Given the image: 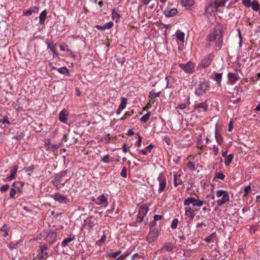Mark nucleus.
Instances as JSON below:
<instances>
[{"label": "nucleus", "instance_id": "nucleus-1", "mask_svg": "<svg viewBox=\"0 0 260 260\" xmlns=\"http://www.w3.org/2000/svg\"><path fill=\"white\" fill-rule=\"evenodd\" d=\"M222 29L221 25H216L207 38L208 41L215 42V46L219 48L221 47L222 44Z\"/></svg>", "mask_w": 260, "mask_h": 260}, {"label": "nucleus", "instance_id": "nucleus-2", "mask_svg": "<svg viewBox=\"0 0 260 260\" xmlns=\"http://www.w3.org/2000/svg\"><path fill=\"white\" fill-rule=\"evenodd\" d=\"M216 196L217 198H221V199L217 201V204L218 206H221L230 200L229 193L226 190L222 189L218 190L216 191Z\"/></svg>", "mask_w": 260, "mask_h": 260}, {"label": "nucleus", "instance_id": "nucleus-3", "mask_svg": "<svg viewBox=\"0 0 260 260\" xmlns=\"http://www.w3.org/2000/svg\"><path fill=\"white\" fill-rule=\"evenodd\" d=\"M68 171L66 170L61 172L60 173L55 175V177L52 181L53 185L57 188H60L62 187V183H63V178L66 177Z\"/></svg>", "mask_w": 260, "mask_h": 260}, {"label": "nucleus", "instance_id": "nucleus-4", "mask_svg": "<svg viewBox=\"0 0 260 260\" xmlns=\"http://www.w3.org/2000/svg\"><path fill=\"white\" fill-rule=\"evenodd\" d=\"M205 203V202L192 197L187 198L184 201V205L190 206L191 204L193 207H201Z\"/></svg>", "mask_w": 260, "mask_h": 260}, {"label": "nucleus", "instance_id": "nucleus-5", "mask_svg": "<svg viewBox=\"0 0 260 260\" xmlns=\"http://www.w3.org/2000/svg\"><path fill=\"white\" fill-rule=\"evenodd\" d=\"M48 247L46 244L44 243L39 246V251L36 258L39 260H45L49 256V253L47 251Z\"/></svg>", "mask_w": 260, "mask_h": 260}, {"label": "nucleus", "instance_id": "nucleus-6", "mask_svg": "<svg viewBox=\"0 0 260 260\" xmlns=\"http://www.w3.org/2000/svg\"><path fill=\"white\" fill-rule=\"evenodd\" d=\"M179 67L185 73L192 74L195 72V64L192 61H188L186 63H179Z\"/></svg>", "mask_w": 260, "mask_h": 260}, {"label": "nucleus", "instance_id": "nucleus-7", "mask_svg": "<svg viewBox=\"0 0 260 260\" xmlns=\"http://www.w3.org/2000/svg\"><path fill=\"white\" fill-rule=\"evenodd\" d=\"M209 86V84L208 81H204L202 82H200L199 84L198 85L197 88L195 90V94L198 96H200L204 94L206 92L208 87Z\"/></svg>", "mask_w": 260, "mask_h": 260}, {"label": "nucleus", "instance_id": "nucleus-8", "mask_svg": "<svg viewBox=\"0 0 260 260\" xmlns=\"http://www.w3.org/2000/svg\"><path fill=\"white\" fill-rule=\"evenodd\" d=\"M214 57V55L213 53L207 54L202 59L198 68L199 69H203L208 67L211 64Z\"/></svg>", "mask_w": 260, "mask_h": 260}, {"label": "nucleus", "instance_id": "nucleus-9", "mask_svg": "<svg viewBox=\"0 0 260 260\" xmlns=\"http://www.w3.org/2000/svg\"><path fill=\"white\" fill-rule=\"evenodd\" d=\"M158 236V231L157 229L154 228H151L148 236L146 237V241L149 243H152L154 242Z\"/></svg>", "mask_w": 260, "mask_h": 260}, {"label": "nucleus", "instance_id": "nucleus-10", "mask_svg": "<svg viewBox=\"0 0 260 260\" xmlns=\"http://www.w3.org/2000/svg\"><path fill=\"white\" fill-rule=\"evenodd\" d=\"M159 183L158 192H162L166 187L167 180L165 174L163 173H160L157 178Z\"/></svg>", "mask_w": 260, "mask_h": 260}, {"label": "nucleus", "instance_id": "nucleus-11", "mask_svg": "<svg viewBox=\"0 0 260 260\" xmlns=\"http://www.w3.org/2000/svg\"><path fill=\"white\" fill-rule=\"evenodd\" d=\"M50 197L52 198L55 201L59 203V204H67L68 203L67 197L63 194L59 193H55L52 194Z\"/></svg>", "mask_w": 260, "mask_h": 260}, {"label": "nucleus", "instance_id": "nucleus-12", "mask_svg": "<svg viewBox=\"0 0 260 260\" xmlns=\"http://www.w3.org/2000/svg\"><path fill=\"white\" fill-rule=\"evenodd\" d=\"M184 206L185 215L189 218L191 220H192L194 217L197 209H193L190 206L188 205H184Z\"/></svg>", "mask_w": 260, "mask_h": 260}, {"label": "nucleus", "instance_id": "nucleus-13", "mask_svg": "<svg viewBox=\"0 0 260 260\" xmlns=\"http://www.w3.org/2000/svg\"><path fill=\"white\" fill-rule=\"evenodd\" d=\"M45 144L46 149L51 151H54L60 147L59 144L52 143L50 139H46Z\"/></svg>", "mask_w": 260, "mask_h": 260}, {"label": "nucleus", "instance_id": "nucleus-14", "mask_svg": "<svg viewBox=\"0 0 260 260\" xmlns=\"http://www.w3.org/2000/svg\"><path fill=\"white\" fill-rule=\"evenodd\" d=\"M183 175L182 172H174L173 174V181L174 185L175 187L178 186L179 185H181L183 183V181L181 179V177Z\"/></svg>", "mask_w": 260, "mask_h": 260}, {"label": "nucleus", "instance_id": "nucleus-15", "mask_svg": "<svg viewBox=\"0 0 260 260\" xmlns=\"http://www.w3.org/2000/svg\"><path fill=\"white\" fill-rule=\"evenodd\" d=\"M178 13V10L176 8H167L164 11V14L167 17H174Z\"/></svg>", "mask_w": 260, "mask_h": 260}, {"label": "nucleus", "instance_id": "nucleus-16", "mask_svg": "<svg viewBox=\"0 0 260 260\" xmlns=\"http://www.w3.org/2000/svg\"><path fill=\"white\" fill-rule=\"evenodd\" d=\"M57 239V234L55 232H49L46 237V241L51 244L54 243Z\"/></svg>", "mask_w": 260, "mask_h": 260}, {"label": "nucleus", "instance_id": "nucleus-17", "mask_svg": "<svg viewBox=\"0 0 260 260\" xmlns=\"http://www.w3.org/2000/svg\"><path fill=\"white\" fill-rule=\"evenodd\" d=\"M97 200L99 201V202L96 203L98 205L104 206L105 207H107L108 204V200L105 196L104 194L99 196L97 198Z\"/></svg>", "mask_w": 260, "mask_h": 260}, {"label": "nucleus", "instance_id": "nucleus-18", "mask_svg": "<svg viewBox=\"0 0 260 260\" xmlns=\"http://www.w3.org/2000/svg\"><path fill=\"white\" fill-rule=\"evenodd\" d=\"M68 112L65 109L62 110L59 114V120L64 123H66L67 121V116Z\"/></svg>", "mask_w": 260, "mask_h": 260}, {"label": "nucleus", "instance_id": "nucleus-19", "mask_svg": "<svg viewBox=\"0 0 260 260\" xmlns=\"http://www.w3.org/2000/svg\"><path fill=\"white\" fill-rule=\"evenodd\" d=\"M18 170V167L15 166L13 167V169L11 171V174L9 176H7L6 179V181H10L15 178L16 173Z\"/></svg>", "mask_w": 260, "mask_h": 260}, {"label": "nucleus", "instance_id": "nucleus-20", "mask_svg": "<svg viewBox=\"0 0 260 260\" xmlns=\"http://www.w3.org/2000/svg\"><path fill=\"white\" fill-rule=\"evenodd\" d=\"M194 108L196 110L201 109L203 111L206 112L208 110V105L205 102H201L198 104H195L194 105Z\"/></svg>", "mask_w": 260, "mask_h": 260}, {"label": "nucleus", "instance_id": "nucleus-21", "mask_svg": "<svg viewBox=\"0 0 260 260\" xmlns=\"http://www.w3.org/2000/svg\"><path fill=\"white\" fill-rule=\"evenodd\" d=\"M39 12V8L37 7H32L29 10L23 11V14L27 16H30L32 13H37Z\"/></svg>", "mask_w": 260, "mask_h": 260}, {"label": "nucleus", "instance_id": "nucleus-22", "mask_svg": "<svg viewBox=\"0 0 260 260\" xmlns=\"http://www.w3.org/2000/svg\"><path fill=\"white\" fill-rule=\"evenodd\" d=\"M75 237L73 235H70L68 238L64 239L61 243V246L65 247L68 245L69 243L74 241Z\"/></svg>", "mask_w": 260, "mask_h": 260}, {"label": "nucleus", "instance_id": "nucleus-23", "mask_svg": "<svg viewBox=\"0 0 260 260\" xmlns=\"http://www.w3.org/2000/svg\"><path fill=\"white\" fill-rule=\"evenodd\" d=\"M228 78L230 82L233 84L239 79V76L235 73H229L228 74Z\"/></svg>", "mask_w": 260, "mask_h": 260}, {"label": "nucleus", "instance_id": "nucleus-24", "mask_svg": "<svg viewBox=\"0 0 260 260\" xmlns=\"http://www.w3.org/2000/svg\"><path fill=\"white\" fill-rule=\"evenodd\" d=\"M47 47L49 48L53 54L54 57L58 58V55L56 51L55 44L53 43H47Z\"/></svg>", "mask_w": 260, "mask_h": 260}, {"label": "nucleus", "instance_id": "nucleus-25", "mask_svg": "<svg viewBox=\"0 0 260 260\" xmlns=\"http://www.w3.org/2000/svg\"><path fill=\"white\" fill-rule=\"evenodd\" d=\"M181 4L183 6L189 9L194 4L193 0H182Z\"/></svg>", "mask_w": 260, "mask_h": 260}, {"label": "nucleus", "instance_id": "nucleus-26", "mask_svg": "<svg viewBox=\"0 0 260 260\" xmlns=\"http://www.w3.org/2000/svg\"><path fill=\"white\" fill-rule=\"evenodd\" d=\"M148 211V207L146 205H141L139 209V213L143 215H145Z\"/></svg>", "mask_w": 260, "mask_h": 260}, {"label": "nucleus", "instance_id": "nucleus-27", "mask_svg": "<svg viewBox=\"0 0 260 260\" xmlns=\"http://www.w3.org/2000/svg\"><path fill=\"white\" fill-rule=\"evenodd\" d=\"M24 184V183L21 181H18L14 182L12 184V186L15 187V188L16 189V193H20L21 192V189L19 186V185H20L21 186H23Z\"/></svg>", "mask_w": 260, "mask_h": 260}, {"label": "nucleus", "instance_id": "nucleus-28", "mask_svg": "<svg viewBox=\"0 0 260 260\" xmlns=\"http://www.w3.org/2000/svg\"><path fill=\"white\" fill-rule=\"evenodd\" d=\"M176 38L180 42L183 43L184 42L185 34L180 30H177L176 32Z\"/></svg>", "mask_w": 260, "mask_h": 260}, {"label": "nucleus", "instance_id": "nucleus-29", "mask_svg": "<svg viewBox=\"0 0 260 260\" xmlns=\"http://www.w3.org/2000/svg\"><path fill=\"white\" fill-rule=\"evenodd\" d=\"M222 77V73H215L213 79L219 85L221 84V81Z\"/></svg>", "mask_w": 260, "mask_h": 260}, {"label": "nucleus", "instance_id": "nucleus-30", "mask_svg": "<svg viewBox=\"0 0 260 260\" xmlns=\"http://www.w3.org/2000/svg\"><path fill=\"white\" fill-rule=\"evenodd\" d=\"M46 17H47V11H46V10H44L41 13V14L39 16L40 24H43L44 23V22H45Z\"/></svg>", "mask_w": 260, "mask_h": 260}, {"label": "nucleus", "instance_id": "nucleus-31", "mask_svg": "<svg viewBox=\"0 0 260 260\" xmlns=\"http://www.w3.org/2000/svg\"><path fill=\"white\" fill-rule=\"evenodd\" d=\"M162 247L164 251L166 250L168 252H171L173 250L174 246L171 243H166Z\"/></svg>", "mask_w": 260, "mask_h": 260}, {"label": "nucleus", "instance_id": "nucleus-32", "mask_svg": "<svg viewBox=\"0 0 260 260\" xmlns=\"http://www.w3.org/2000/svg\"><path fill=\"white\" fill-rule=\"evenodd\" d=\"M234 158V155L232 154H230L227 156L225 159L224 164L225 166H229L230 164L232 162L233 159Z\"/></svg>", "mask_w": 260, "mask_h": 260}, {"label": "nucleus", "instance_id": "nucleus-33", "mask_svg": "<svg viewBox=\"0 0 260 260\" xmlns=\"http://www.w3.org/2000/svg\"><path fill=\"white\" fill-rule=\"evenodd\" d=\"M215 139L217 141V143L218 144L220 145L223 141V138H222V136H221V135L217 133L216 130L215 132Z\"/></svg>", "mask_w": 260, "mask_h": 260}, {"label": "nucleus", "instance_id": "nucleus-34", "mask_svg": "<svg viewBox=\"0 0 260 260\" xmlns=\"http://www.w3.org/2000/svg\"><path fill=\"white\" fill-rule=\"evenodd\" d=\"M216 233H213L211 235H210L209 236L206 237L205 239V241L207 243H211L213 242V239L216 237Z\"/></svg>", "mask_w": 260, "mask_h": 260}, {"label": "nucleus", "instance_id": "nucleus-35", "mask_svg": "<svg viewBox=\"0 0 260 260\" xmlns=\"http://www.w3.org/2000/svg\"><path fill=\"white\" fill-rule=\"evenodd\" d=\"M252 9L253 11H257L260 9V5L256 1H253L251 5Z\"/></svg>", "mask_w": 260, "mask_h": 260}, {"label": "nucleus", "instance_id": "nucleus-36", "mask_svg": "<svg viewBox=\"0 0 260 260\" xmlns=\"http://www.w3.org/2000/svg\"><path fill=\"white\" fill-rule=\"evenodd\" d=\"M120 17V15L116 12L114 9L112 10V18L113 20H116V21H118Z\"/></svg>", "mask_w": 260, "mask_h": 260}, {"label": "nucleus", "instance_id": "nucleus-37", "mask_svg": "<svg viewBox=\"0 0 260 260\" xmlns=\"http://www.w3.org/2000/svg\"><path fill=\"white\" fill-rule=\"evenodd\" d=\"M127 104V100L124 98L121 99V102L119 106V110H123L126 108Z\"/></svg>", "mask_w": 260, "mask_h": 260}, {"label": "nucleus", "instance_id": "nucleus-38", "mask_svg": "<svg viewBox=\"0 0 260 260\" xmlns=\"http://www.w3.org/2000/svg\"><path fill=\"white\" fill-rule=\"evenodd\" d=\"M56 70L60 73L63 75H68L69 70L66 67H61L56 69Z\"/></svg>", "mask_w": 260, "mask_h": 260}, {"label": "nucleus", "instance_id": "nucleus-39", "mask_svg": "<svg viewBox=\"0 0 260 260\" xmlns=\"http://www.w3.org/2000/svg\"><path fill=\"white\" fill-rule=\"evenodd\" d=\"M150 114V112H148L146 114H145L141 118V121H142L143 123L146 122L147 120L149 119Z\"/></svg>", "mask_w": 260, "mask_h": 260}, {"label": "nucleus", "instance_id": "nucleus-40", "mask_svg": "<svg viewBox=\"0 0 260 260\" xmlns=\"http://www.w3.org/2000/svg\"><path fill=\"white\" fill-rule=\"evenodd\" d=\"M16 194V189L15 188V187L12 186V187L10 188V198L13 199H15Z\"/></svg>", "mask_w": 260, "mask_h": 260}, {"label": "nucleus", "instance_id": "nucleus-41", "mask_svg": "<svg viewBox=\"0 0 260 260\" xmlns=\"http://www.w3.org/2000/svg\"><path fill=\"white\" fill-rule=\"evenodd\" d=\"M106 240V235L104 234L103 236H102L100 240H98L96 242V245L98 246H101L103 243L105 242V241Z\"/></svg>", "mask_w": 260, "mask_h": 260}, {"label": "nucleus", "instance_id": "nucleus-42", "mask_svg": "<svg viewBox=\"0 0 260 260\" xmlns=\"http://www.w3.org/2000/svg\"><path fill=\"white\" fill-rule=\"evenodd\" d=\"M215 178L223 180L225 178V175L221 172H216Z\"/></svg>", "mask_w": 260, "mask_h": 260}, {"label": "nucleus", "instance_id": "nucleus-43", "mask_svg": "<svg viewBox=\"0 0 260 260\" xmlns=\"http://www.w3.org/2000/svg\"><path fill=\"white\" fill-rule=\"evenodd\" d=\"M0 122L4 124H10V122L7 116L4 117L3 119H0Z\"/></svg>", "mask_w": 260, "mask_h": 260}, {"label": "nucleus", "instance_id": "nucleus-44", "mask_svg": "<svg viewBox=\"0 0 260 260\" xmlns=\"http://www.w3.org/2000/svg\"><path fill=\"white\" fill-rule=\"evenodd\" d=\"M160 92H158L156 93L155 92L154 90H151L149 92V94H150V96L152 98L158 97L160 95Z\"/></svg>", "mask_w": 260, "mask_h": 260}, {"label": "nucleus", "instance_id": "nucleus-45", "mask_svg": "<svg viewBox=\"0 0 260 260\" xmlns=\"http://www.w3.org/2000/svg\"><path fill=\"white\" fill-rule=\"evenodd\" d=\"M10 186L8 184H5L0 187V191L2 192H5L8 190Z\"/></svg>", "mask_w": 260, "mask_h": 260}, {"label": "nucleus", "instance_id": "nucleus-46", "mask_svg": "<svg viewBox=\"0 0 260 260\" xmlns=\"http://www.w3.org/2000/svg\"><path fill=\"white\" fill-rule=\"evenodd\" d=\"M161 218H162V216L160 215H155L154 216V221H152L150 223V224L152 226H154L155 224V221H158V220H160Z\"/></svg>", "mask_w": 260, "mask_h": 260}, {"label": "nucleus", "instance_id": "nucleus-47", "mask_svg": "<svg viewBox=\"0 0 260 260\" xmlns=\"http://www.w3.org/2000/svg\"><path fill=\"white\" fill-rule=\"evenodd\" d=\"M113 26V23L112 21L106 23L104 25L105 30L108 29L112 28Z\"/></svg>", "mask_w": 260, "mask_h": 260}, {"label": "nucleus", "instance_id": "nucleus-48", "mask_svg": "<svg viewBox=\"0 0 260 260\" xmlns=\"http://www.w3.org/2000/svg\"><path fill=\"white\" fill-rule=\"evenodd\" d=\"M178 222V219H177V218L174 219L171 223V228L173 229H176L177 228Z\"/></svg>", "mask_w": 260, "mask_h": 260}, {"label": "nucleus", "instance_id": "nucleus-49", "mask_svg": "<svg viewBox=\"0 0 260 260\" xmlns=\"http://www.w3.org/2000/svg\"><path fill=\"white\" fill-rule=\"evenodd\" d=\"M187 167L190 170H194L195 169V165L192 161H189L187 163Z\"/></svg>", "mask_w": 260, "mask_h": 260}, {"label": "nucleus", "instance_id": "nucleus-50", "mask_svg": "<svg viewBox=\"0 0 260 260\" xmlns=\"http://www.w3.org/2000/svg\"><path fill=\"white\" fill-rule=\"evenodd\" d=\"M251 191V187L250 185L246 186L244 188V197H246L248 194Z\"/></svg>", "mask_w": 260, "mask_h": 260}, {"label": "nucleus", "instance_id": "nucleus-51", "mask_svg": "<svg viewBox=\"0 0 260 260\" xmlns=\"http://www.w3.org/2000/svg\"><path fill=\"white\" fill-rule=\"evenodd\" d=\"M201 139H202V136L201 135H199L198 136L197 140L198 142L197 144L198 145V147L200 149H203V146L201 145Z\"/></svg>", "mask_w": 260, "mask_h": 260}, {"label": "nucleus", "instance_id": "nucleus-52", "mask_svg": "<svg viewBox=\"0 0 260 260\" xmlns=\"http://www.w3.org/2000/svg\"><path fill=\"white\" fill-rule=\"evenodd\" d=\"M251 3L250 0H242V4L247 8L251 6Z\"/></svg>", "mask_w": 260, "mask_h": 260}, {"label": "nucleus", "instance_id": "nucleus-53", "mask_svg": "<svg viewBox=\"0 0 260 260\" xmlns=\"http://www.w3.org/2000/svg\"><path fill=\"white\" fill-rule=\"evenodd\" d=\"M7 225L5 224L1 229V230L4 232V236L7 237L8 235V230L6 228Z\"/></svg>", "mask_w": 260, "mask_h": 260}, {"label": "nucleus", "instance_id": "nucleus-54", "mask_svg": "<svg viewBox=\"0 0 260 260\" xmlns=\"http://www.w3.org/2000/svg\"><path fill=\"white\" fill-rule=\"evenodd\" d=\"M120 175L124 178H126L127 176V171L126 169L124 167L122 168V171L120 173Z\"/></svg>", "mask_w": 260, "mask_h": 260}, {"label": "nucleus", "instance_id": "nucleus-55", "mask_svg": "<svg viewBox=\"0 0 260 260\" xmlns=\"http://www.w3.org/2000/svg\"><path fill=\"white\" fill-rule=\"evenodd\" d=\"M17 247V243H13V242H11L9 245V248L11 249V250H13L14 249H16Z\"/></svg>", "mask_w": 260, "mask_h": 260}, {"label": "nucleus", "instance_id": "nucleus-56", "mask_svg": "<svg viewBox=\"0 0 260 260\" xmlns=\"http://www.w3.org/2000/svg\"><path fill=\"white\" fill-rule=\"evenodd\" d=\"M60 49L61 51H67V52H70L71 51V50L68 48V46H62V45H61L60 46Z\"/></svg>", "mask_w": 260, "mask_h": 260}, {"label": "nucleus", "instance_id": "nucleus-57", "mask_svg": "<svg viewBox=\"0 0 260 260\" xmlns=\"http://www.w3.org/2000/svg\"><path fill=\"white\" fill-rule=\"evenodd\" d=\"M109 155L108 154L104 155L103 157L102 158V161H103L105 163L109 162Z\"/></svg>", "mask_w": 260, "mask_h": 260}, {"label": "nucleus", "instance_id": "nucleus-58", "mask_svg": "<svg viewBox=\"0 0 260 260\" xmlns=\"http://www.w3.org/2000/svg\"><path fill=\"white\" fill-rule=\"evenodd\" d=\"M144 215L138 213V215H137V217L136 218V221L137 222H141L144 218Z\"/></svg>", "mask_w": 260, "mask_h": 260}, {"label": "nucleus", "instance_id": "nucleus-59", "mask_svg": "<svg viewBox=\"0 0 260 260\" xmlns=\"http://www.w3.org/2000/svg\"><path fill=\"white\" fill-rule=\"evenodd\" d=\"M34 169H35L34 166L31 165L30 166H28V167H26L25 169V171L27 172H31L34 170Z\"/></svg>", "mask_w": 260, "mask_h": 260}, {"label": "nucleus", "instance_id": "nucleus-60", "mask_svg": "<svg viewBox=\"0 0 260 260\" xmlns=\"http://www.w3.org/2000/svg\"><path fill=\"white\" fill-rule=\"evenodd\" d=\"M213 148L214 154L215 155H217L219 152V149H218V147L216 145H214L213 147Z\"/></svg>", "mask_w": 260, "mask_h": 260}, {"label": "nucleus", "instance_id": "nucleus-61", "mask_svg": "<svg viewBox=\"0 0 260 260\" xmlns=\"http://www.w3.org/2000/svg\"><path fill=\"white\" fill-rule=\"evenodd\" d=\"M154 146L152 145V144H149L148 146L146 147L145 149L148 151L150 152L153 148H154Z\"/></svg>", "mask_w": 260, "mask_h": 260}, {"label": "nucleus", "instance_id": "nucleus-62", "mask_svg": "<svg viewBox=\"0 0 260 260\" xmlns=\"http://www.w3.org/2000/svg\"><path fill=\"white\" fill-rule=\"evenodd\" d=\"M186 105L185 103H183V104H181L178 105V107H177V108H179L181 110H184L186 108Z\"/></svg>", "mask_w": 260, "mask_h": 260}, {"label": "nucleus", "instance_id": "nucleus-63", "mask_svg": "<svg viewBox=\"0 0 260 260\" xmlns=\"http://www.w3.org/2000/svg\"><path fill=\"white\" fill-rule=\"evenodd\" d=\"M87 225L89 227L92 228L95 225V223L93 221L90 220L87 222Z\"/></svg>", "mask_w": 260, "mask_h": 260}, {"label": "nucleus", "instance_id": "nucleus-64", "mask_svg": "<svg viewBox=\"0 0 260 260\" xmlns=\"http://www.w3.org/2000/svg\"><path fill=\"white\" fill-rule=\"evenodd\" d=\"M140 255L138 253H135L132 257V260H137L136 258H140Z\"/></svg>", "mask_w": 260, "mask_h": 260}]
</instances>
